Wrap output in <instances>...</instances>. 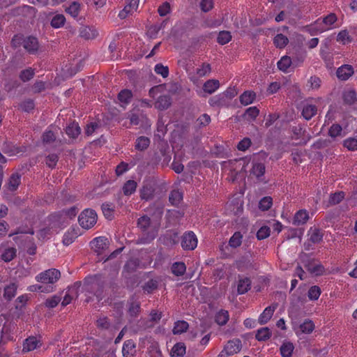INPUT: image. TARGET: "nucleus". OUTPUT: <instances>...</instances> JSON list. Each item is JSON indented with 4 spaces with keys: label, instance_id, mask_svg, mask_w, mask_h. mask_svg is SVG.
Masks as SVG:
<instances>
[{
    "label": "nucleus",
    "instance_id": "obj_1",
    "mask_svg": "<svg viewBox=\"0 0 357 357\" xmlns=\"http://www.w3.org/2000/svg\"><path fill=\"white\" fill-rule=\"evenodd\" d=\"M137 227L146 235L141 238L143 243H150L157 236V230L151 225V218L147 215H143L137 220Z\"/></svg>",
    "mask_w": 357,
    "mask_h": 357
},
{
    "label": "nucleus",
    "instance_id": "obj_2",
    "mask_svg": "<svg viewBox=\"0 0 357 357\" xmlns=\"http://www.w3.org/2000/svg\"><path fill=\"white\" fill-rule=\"evenodd\" d=\"M337 17L336 14L331 13L322 18L317 19L313 24L317 33H323L336 28Z\"/></svg>",
    "mask_w": 357,
    "mask_h": 357
},
{
    "label": "nucleus",
    "instance_id": "obj_3",
    "mask_svg": "<svg viewBox=\"0 0 357 357\" xmlns=\"http://www.w3.org/2000/svg\"><path fill=\"white\" fill-rule=\"evenodd\" d=\"M97 220L96 212L91 208L84 209L78 217L79 225L85 229L92 228L97 222Z\"/></svg>",
    "mask_w": 357,
    "mask_h": 357
},
{
    "label": "nucleus",
    "instance_id": "obj_4",
    "mask_svg": "<svg viewBox=\"0 0 357 357\" xmlns=\"http://www.w3.org/2000/svg\"><path fill=\"white\" fill-rule=\"evenodd\" d=\"M61 277V273L56 268H50L43 271L36 276V280L44 284H53L56 283Z\"/></svg>",
    "mask_w": 357,
    "mask_h": 357
},
{
    "label": "nucleus",
    "instance_id": "obj_5",
    "mask_svg": "<svg viewBox=\"0 0 357 357\" xmlns=\"http://www.w3.org/2000/svg\"><path fill=\"white\" fill-rule=\"evenodd\" d=\"M198 243L196 234L192 231H188L183 233L181 238V248L185 250H194Z\"/></svg>",
    "mask_w": 357,
    "mask_h": 357
},
{
    "label": "nucleus",
    "instance_id": "obj_6",
    "mask_svg": "<svg viewBox=\"0 0 357 357\" xmlns=\"http://www.w3.org/2000/svg\"><path fill=\"white\" fill-rule=\"evenodd\" d=\"M155 192V184L152 181L144 182L139 190V197L142 200L149 201L154 197Z\"/></svg>",
    "mask_w": 357,
    "mask_h": 357
},
{
    "label": "nucleus",
    "instance_id": "obj_7",
    "mask_svg": "<svg viewBox=\"0 0 357 357\" xmlns=\"http://www.w3.org/2000/svg\"><path fill=\"white\" fill-rule=\"evenodd\" d=\"M109 244L108 238L105 236L96 237L90 242L91 248L98 255H101L105 250L107 249Z\"/></svg>",
    "mask_w": 357,
    "mask_h": 357
},
{
    "label": "nucleus",
    "instance_id": "obj_8",
    "mask_svg": "<svg viewBox=\"0 0 357 357\" xmlns=\"http://www.w3.org/2000/svg\"><path fill=\"white\" fill-rule=\"evenodd\" d=\"M126 6L123 10H120L118 17L120 19H126L129 15L132 14L137 10L139 6V0H126Z\"/></svg>",
    "mask_w": 357,
    "mask_h": 357
},
{
    "label": "nucleus",
    "instance_id": "obj_9",
    "mask_svg": "<svg viewBox=\"0 0 357 357\" xmlns=\"http://www.w3.org/2000/svg\"><path fill=\"white\" fill-rule=\"evenodd\" d=\"M2 326L1 342L13 340L16 325L12 322H5Z\"/></svg>",
    "mask_w": 357,
    "mask_h": 357
},
{
    "label": "nucleus",
    "instance_id": "obj_10",
    "mask_svg": "<svg viewBox=\"0 0 357 357\" xmlns=\"http://www.w3.org/2000/svg\"><path fill=\"white\" fill-rule=\"evenodd\" d=\"M252 281L248 277L238 276L237 293L239 295L247 293L250 289Z\"/></svg>",
    "mask_w": 357,
    "mask_h": 357
},
{
    "label": "nucleus",
    "instance_id": "obj_11",
    "mask_svg": "<svg viewBox=\"0 0 357 357\" xmlns=\"http://www.w3.org/2000/svg\"><path fill=\"white\" fill-rule=\"evenodd\" d=\"M23 47L29 54H35L39 48L38 40L36 37L28 36L23 40Z\"/></svg>",
    "mask_w": 357,
    "mask_h": 357
},
{
    "label": "nucleus",
    "instance_id": "obj_12",
    "mask_svg": "<svg viewBox=\"0 0 357 357\" xmlns=\"http://www.w3.org/2000/svg\"><path fill=\"white\" fill-rule=\"evenodd\" d=\"M306 57L307 52L305 50L301 47L296 48L291 57L293 66L294 67L301 66L303 63Z\"/></svg>",
    "mask_w": 357,
    "mask_h": 357
},
{
    "label": "nucleus",
    "instance_id": "obj_13",
    "mask_svg": "<svg viewBox=\"0 0 357 357\" xmlns=\"http://www.w3.org/2000/svg\"><path fill=\"white\" fill-rule=\"evenodd\" d=\"M241 347V341L239 339H234L228 341L223 349L229 356H231L238 353Z\"/></svg>",
    "mask_w": 357,
    "mask_h": 357
},
{
    "label": "nucleus",
    "instance_id": "obj_14",
    "mask_svg": "<svg viewBox=\"0 0 357 357\" xmlns=\"http://www.w3.org/2000/svg\"><path fill=\"white\" fill-rule=\"evenodd\" d=\"M146 212L155 218L160 219L164 212V204L160 202H154L146 208Z\"/></svg>",
    "mask_w": 357,
    "mask_h": 357
},
{
    "label": "nucleus",
    "instance_id": "obj_15",
    "mask_svg": "<svg viewBox=\"0 0 357 357\" xmlns=\"http://www.w3.org/2000/svg\"><path fill=\"white\" fill-rule=\"evenodd\" d=\"M309 219V213L305 209L298 210L294 215L292 223L296 226L305 224Z\"/></svg>",
    "mask_w": 357,
    "mask_h": 357
},
{
    "label": "nucleus",
    "instance_id": "obj_16",
    "mask_svg": "<svg viewBox=\"0 0 357 357\" xmlns=\"http://www.w3.org/2000/svg\"><path fill=\"white\" fill-rule=\"evenodd\" d=\"M79 235V234L78 228H70L63 235V243L65 245H70L75 241Z\"/></svg>",
    "mask_w": 357,
    "mask_h": 357
},
{
    "label": "nucleus",
    "instance_id": "obj_17",
    "mask_svg": "<svg viewBox=\"0 0 357 357\" xmlns=\"http://www.w3.org/2000/svg\"><path fill=\"white\" fill-rule=\"evenodd\" d=\"M353 74L354 69L350 65H343L337 70V76L341 80H347Z\"/></svg>",
    "mask_w": 357,
    "mask_h": 357
},
{
    "label": "nucleus",
    "instance_id": "obj_18",
    "mask_svg": "<svg viewBox=\"0 0 357 357\" xmlns=\"http://www.w3.org/2000/svg\"><path fill=\"white\" fill-rule=\"evenodd\" d=\"M40 342L34 336L27 337L23 343V352H29L36 349L39 345Z\"/></svg>",
    "mask_w": 357,
    "mask_h": 357
},
{
    "label": "nucleus",
    "instance_id": "obj_19",
    "mask_svg": "<svg viewBox=\"0 0 357 357\" xmlns=\"http://www.w3.org/2000/svg\"><path fill=\"white\" fill-rule=\"evenodd\" d=\"M21 183V175L17 173H13L10 175L8 182L7 183V188L8 190L13 192L15 191Z\"/></svg>",
    "mask_w": 357,
    "mask_h": 357
},
{
    "label": "nucleus",
    "instance_id": "obj_20",
    "mask_svg": "<svg viewBox=\"0 0 357 357\" xmlns=\"http://www.w3.org/2000/svg\"><path fill=\"white\" fill-rule=\"evenodd\" d=\"M17 287V284L15 282L6 285L3 290V298L7 301H11L16 295Z\"/></svg>",
    "mask_w": 357,
    "mask_h": 357
},
{
    "label": "nucleus",
    "instance_id": "obj_21",
    "mask_svg": "<svg viewBox=\"0 0 357 357\" xmlns=\"http://www.w3.org/2000/svg\"><path fill=\"white\" fill-rule=\"evenodd\" d=\"M123 357H133L135 354V344L132 340H126L123 345Z\"/></svg>",
    "mask_w": 357,
    "mask_h": 357
},
{
    "label": "nucleus",
    "instance_id": "obj_22",
    "mask_svg": "<svg viewBox=\"0 0 357 357\" xmlns=\"http://www.w3.org/2000/svg\"><path fill=\"white\" fill-rule=\"evenodd\" d=\"M132 98V93L129 89H123L118 94V100L122 107L128 105Z\"/></svg>",
    "mask_w": 357,
    "mask_h": 357
},
{
    "label": "nucleus",
    "instance_id": "obj_23",
    "mask_svg": "<svg viewBox=\"0 0 357 357\" xmlns=\"http://www.w3.org/2000/svg\"><path fill=\"white\" fill-rule=\"evenodd\" d=\"M317 112L316 105L312 104H306L302 109V116L305 120H310Z\"/></svg>",
    "mask_w": 357,
    "mask_h": 357
},
{
    "label": "nucleus",
    "instance_id": "obj_24",
    "mask_svg": "<svg viewBox=\"0 0 357 357\" xmlns=\"http://www.w3.org/2000/svg\"><path fill=\"white\" fill-rule=\"evenodd\" d=\"M79 35L85 39H93L98 35V30L93 26H85L80 30Z\"/></svg>",
    "mask_w": 357,
    "mask_h": 357
},
{
    "label": "nucleus",
    "instance_id": "obj_25",
    "mask_svg": "<svg viewBox=\"0 0 357 357\" xmlns=\"http://www.w3.org/2000/svg\"><path fill=\"white\" fill-rule=\"evenodd\" d=\"M81 8V3L77 1H73L68 6L66 7L65 11L73 18H77L79 14Z\"/></svg>",
    "mask_w": 357,
    "mask_h": 357
},
{
    "label": "nucleus",
    "instance_id": "obj_26",
    "mask_svg": "<svg viewBox=\"0 0 357 357\" xmlns=\"http://www.w3.org/2000/svg\"><path fill=\"white\" fill-rule=\"evenodd\" d=\"M171 105V98L168 96H160L155 103L158 110H165Z\"/></svg>",
    "mask_w": 357,
    "mask_h": 357
},
{
    "label": "nucleus",
    "instance_id": "obj_27",
    "mask_svg": "<svg viewBox=\"0 0 357 357\" xmlns=\"http://www.w3.org/2000/svg\"><path fill=\"white\" fill-rule=\"evenodd\" d=\"M275 310V307L268 306L266 307L263 312L259 315V323L260 324H266L272 317Z\"/></svg>",
    "mask_w": 357,
    "mask_h": 357
},
{
    "label": "nucleus",
    "instance_id": "obj_28",
    "mask_svg": "<svg viewBox=\"0 0 357 357\" xmlns=\"http://www.w3.org/2000/svg\"><path fill=\"white\" fill-rule=\"evenodd\" d=\"M220 86L219 81L217 79H208L203 86L204 91L209 94L214 93Z\"/></svg>",
    "mask_w": 357,
    "mask_h": 357
},
{
    "label": "nucleus",
    "instance_id": "obj_29",
    "mask_svg": "<svg viewBox=\"0 0 357 357\" xmlns=\"http://www.w3.org/2000/svg\"><path fill=\"white\" fill-rule=\"evenodd\" d=\"M256 98L255 92L251 91H244L240 96V102L243 105H248L252 103Z\"/></svg>",
    "mask_w": 357,
    "mask_h": 357
},
{
    "label": "nucleus",
    "instance_id": "obj_30",
    "mask_svg": "<svg viewBox=\"0 0 357 357\" xmlns=\"http://www.w3.org/2000/svg\"><path fill=\"white\" fill-rule=\"evenodd\" d=\"M137 187V183L134 180L127 181L124 183V185L122 188V190H123L124 195H126V196L131 195L136 191Z\"/></svg>",
    "mask_w": 357,
    "mask_h": 357
},
{
    "label": "nucleus",
    "instance_id": "obj_31",
    "mask_svg": "<svg viewBox=\"0 0 357 357\" xmlns=\"http://www.w3.org/2000/svg\"><path fill=\"white\" fill-rule=\"evenodd\" d=\"M291 57L288 56H282L277 63L278 68L283 71V72H287L288 69L291 66V65H293Z\"/></svg>",
    "mask_w": 357,
    "mask_h": 357
},
{
    "label": "nucleus",
    "instance_id": "obj_32",
    "mask_svg": "<svg viewBox=\"0 0 357 357\" xmlns=\"http://www.w3.org/2000/svg\"><path fill=\"white\" fill-rule=\"evenodd\" d=\"M150 139L147 137L141 136L137 138L135 147L138 151H144L150 145Z\"/></svg>",
    "mask_w": 357,
    "mask_h": 357
},
{
    "label": "nucleus",
    "instance_id": "obj_33",
    "mask_svg": "<svg viewBox=\"0 0 357 357\" xmlns=\"http://www.w3.org/2000/svg\"><path fill=\"white\" fill-rule=\"evenodd\" d=\"M171 271L176 276H182L186 271V266L183 262H174L172 265Z\"/></svg>",
    "mask_w": 357,
    "mask_h": 357
},
{
    "label": "nucleus",
    "instance_id": "obj_34",
    "mask_svg": "<svg viewBox=\"0 0 357 357\" xmlns=\"http://www.w3.org/2000/svg\"><path fill=\"white\" fill-rule=\"evenodd\" d=\"M229 319V314L228 311L221 310L218 312L215 317V322L220 326L225 325Z\"/></svg>",
    "mask_w": 357,
    "mask_h": 357
},
{
    "label": "nucleus",
    "instance_id": "obj_35",
    "mask_svg": "<svg viewBox=\"0 0 357 357\" xmlns=\"http://www.w3.org/2000/svg\"><path fill=\"white\" fill-rule=\"evenodd\" d=\"M186 347L183 342L176 343L171 351L172 357H183L185 354Z\"/></svg>",
    "mask_w": 357,
    "mask_h": 357
},
{
    "label": "nucleus",
    "instance_id": "obj_36",
    "mask_svg": "<svg viewBox=\"0 0 357 357\" xmlns=\"http://www.w3.org/2000/svg\"><path fill=\"white\" fill-rule=\"evenodd\" d=\"M243 240V234L240 231H236L229 240V245L232 248L241 246Z\"/></svg>",
    "mask_w": 357,
    "mask_h": 357
},
{
    "label": "nucleus",
    "instance_id": "obj_37",
    "mask_svg": "<svg viewBox=\"0 0 357 357\" xmlns=\"http://www.w3.org/2000/svg\"><path fill=\"white\" fill-rule=\"evenodd\" d=\"M17 250L15 248H8L3 250L1 259L5 262L12 261L16 257Z\"/></svg>",
    "mask_w": 357,
    "mask_h": 357
},
{
    "label": "nucleus",
    "instance_id": "obj_38",
    "mask_svg": "<svg viewBox=\"0 0 357 357\" xmlns=\"http://www.w3.org/2000/svg\"><path fill=\"white\" fill-rule=\"evenodd\" d=\"M294 349V344L290 342H284L280 347V354L282 357H291Z\"/></svg>",
    "mask_w": 357,
    "mask_h": 357
},
{
    "label": "nucleus",
    "instance_id": "obj_39",
    "mask_svg": "<svg viewBox=\"0 0 357 357\" xmlns=\"http://www.w3.org/2000/svg\"><path fill=\"white\" fill-rule=\"evenodd\" d=\"M288 43V38L282 33L277 34L273 38V44L276 47L280 49L284 48Z\"/></svg>",
    "mask_w": 357,
    "mask_h": 357
},
{
    "label": "nucleus",
    "instance_id": "obj_40",
    "mask_svg": "<svg viewBox=\"0 0 357 357\" xmlns=\"http://www.w3.org/2000/svg\"><path fill=\"white\" fill-rule=\"evenodd\" d=\"M182 199L183 193L181 191L178 190H174L170 192L169 196V201L172 205H178Z\"/></svg>",
    "mask_w": 357,
    "mask_h": 357
},
{
    "label": "nucleus",
    "instance_id": "obj_41",
    "mask_svg": "<svg viewBox=\"0 0 357 357\" xmlns=\"http://www.w3.org/2000/svg\"><path fill=\"white\" fill-rule=\"evenodd\" d=\"M271 336V332L268 328L264 327L257 330L255 337L258 341H266Z\"/></svg>",
    "mask_w": 357,
    "mask_h": 357
},
{
    "label": "nucleus",
    "instance_id": "obj_42",
    "mask_svg": "<svg viewBox=\"0 0 357 357\" xmlns=\"http://www.w3.org/2000/svg\"><path fill=\"white\" fill-rule=\"evenodd\" d=\"M80 128L77 123H73L67 126L66 132L68 137L76 138L80 134Z\"/></svg>",
    "mask_w": 357,
    "mask_h": 357
},
{
    "label": "nucleus",
    "instance_id": "obj_43",
    "mask_svg": "<svg viewBox=\"0 0 357 357\" xmlns=\"http://www.w3.org/2000/svg\"><path fill=\"white\" fill-rule=\"evenodd\" d=\"M53 128L52 126H50L48 127V128L44 132L42 136V139L43 143L45 144H50L55 141L56 139V134L51 129Z\"/></svg>",
    "mask_w": 357,
    "mask_h": 357
},
{
    "label": "nucleus",
    "instance_id": "obj_44",
    "mask_svg": "<svg viewBox=\"0 0 357 357\" xmlns=\"http://www.w3.org/2000/svg\"><path fill=\"white\" fill-rule=\"evenodd\" d=\"M265 173V166L264 164L260 162L254 163L252 165V168L250 171V174L256 176L257 178H260Z\"/></svg>",
    "mask_w": 357,
    "mask_h": 357
},
{
    "label": "nucleus",
    "instance_id": "obj_45",
    "mask_svg": "<svg viewBox=\"0 0 357 357\" xmlns=\"http://www.w3.org/2000/svg\"><path fill=\"white\" fill-rule=\"evenodd\" d=\"M310 241L313 243H318L322 241L323 234L319 229L310 228L309 230Z\"/></svg>",
    "mask_w": 357,
    "mask_h": 357
},
{
    "label": "nucleus",
    "instance_id": "obj_46",
    "mask_svg": "<svg viewBox=\"0 0 357 357\" xmlns=\"http://www.w3.org/2000/svg\"><path fill=\"white\" fill-rule=\"evenodd\" d=\"M337 41L343 45L350 43L353 41L352 38L349 35L347 29L340 31L337 36Z\"/></svg>",
    "mask_w": 357,
    "mask_h": 357
},
{
    "label": "nucleus",
    "instance_id": "obj_47",
    "mask_svg": "<svg viewBox=\"0 0 357 357\" xmlns=\"http://www.w3.org/2000/svg\"><path fill=\"white\" fill-rule=\"evenodd\" d=\"M66 22V17L62 14L54 15L51 20V26L54 29L62 27Z\"/></svg>",
    "mask_w": 357,
    "mask_h": 357
},
{
    "label": "nucleus",
    "instance_id": "obj_48",
    "mask_svg": "<svg viewBox=\"0 0 357 357\" xmlns=\"http://www.w3.org/2000/svg\"><path fill=\"white\" fill-rule=\"evenodd\" d=\"M188 323L185 321H178L175 322L172 330L174 334H181L188 328Z\"/></svg>",
    "mask_w": 357,
    "mask_h": 357
},
{
    "label": "nucleus",
    "instance_id": "obj_49",
    "mask_svg": "<svg viewBox=\"0 0 357 357\" xmlns=\"http://www.w3.org/2000/svg\"><path fill=\"white\" fill-rule=\"evenodd\" d=\"M321 294V288L317 285L310 287L307 291V297L310 301H317Z\"/></svg>",
    "mask_w": 357,
    "mask_h": 357
},
{
    "label": "nucleus",
    "instance_id": "obj_50",
    "mask_svg": "<svg viewBox=\"0 0 357 357\" xmlns=\"http://www.w3.org/2000/svg\"><path fill=\"white\" fill-rule=\"evenodd\" d=\"M307 269L317 275H321L324 273V267L321 264H308Z\"/></svg>",
    "mask_w": 357,
    "mask_h": 357
},
{
    "label": "nucleus",
    "instance_id": "obj_51",
    "mask_svg": "<svg viewBox=\"0 0 357 357\" xmlns=\"http://www.w3.org/2000/svg\"><path fill=\"white\" fill-rule=\"evenodd\" d=\"M140 303L136 301L131 300L129 302L128 313L131 317H136L140 312Z\"/></svg>",
    "mask_w": 357,
    "mask_h": 357
},
{
    "label": "nucleus",
    "instance_id": "obj_52",
    "mask_svg": "<svg viewBox=\"0 0 357 357\" xmlns=\"http://www.w3.org/2000/svg\"><path fill=\"white\" fill-rule=\"evenodd\" d=\"M231 40V35L228 31H220L217 38V42L222 45L228 43Z\"/></svg>",
    "mask_w": 357,
    "mask_h": 357
},
{
    "label": "nucleus",
    "instance_id": "obj_53",
    "mask_svg": "<svg viewBox=\"0 0 357 357\" xmlns=\"http://www.w3.org/2000/svg\"><path fill=\"white\" fill-rule=\"evenodd\" d=\"M300 329L305 334L311 333L314 329V324L312 320L305 319L301 325Z\"/></svg>",
    "mask_w": 357,
    "mask_h": 357
},
{
    "label": "nucleus",
    "instance_id": "obj_54",
    "mask_svg": "<svg viewBox=\"0 0 357 357\" xmlns=\"http://www.w3.org/2000/svg\"><path fill=\"white\" fill-rule=\"evenodd\" d=\"M102 211L107 219L112 220L114 217V207L112 204L104 203L101 206Z\"/></svg>",
    "mask_w": 357,
    "mask_h": 357
},
{
    "label": "nucleus",
    "instance_id": "obj_55",
    "mask_svg": "<svg viewBox=\"0 0 357 357\" xmlns=\"http://www.w3.org/2000/svg\"><path fill=\"white\" fill-rule=\"evenodd\" d=\"M35 75L34 70L31 68H28L21 71L20 74V79L24 82H28Z\"/></svg>",
    "mask_w": 357,
    "mask_h": 357
},
{
    "label": "nucleus",
    "instance_id": "obj_56",
    "mask_svg": "<svg viewBox=\"0 0 357 357\" xmlns=\"http://www.w3.org/2000/svg\"><path fill=\"white\" fill-rule=\"evenodd\" d=\"M273 205L271 197H264L259 202V208L263 211H268Z\"/></svg>",
    "mask_w": 357,
    "mask_h": 357
},
{
    "label": "nucleus",
    "instance_id": "obj_57",
    "mask_svg": "<svg viewBox=\"0 0 357 357\" xmlns=\"http://www.w3.org/2000/svg\"><path fill=\"white\" fill-rule=\"evenodd\" d=\"M211 71V65L208 63H203L201 66L197 68L196 73L199 77H202L208 75Z\"/></svg>",
    "mask_w": 357,
    "mask_h": 357
},
{
    "label": "nucleus",
    "instance_id": "obj_58",
    "mask_svg": "<svg viewBox=\"0 0 357 357\" xmlns=\"http://www.w3.org/2000/svg\"><path fill=\"white\" fill-rule=\"evenodd\" d=\"M342 132V126L338 123H333L328 130V135L332 138H335L341 136Z\"/></svg>",
    "mask_w": 357,
    "mask_h": 357
},
{
    "label": "nucleus",
    "instance_id": "obj_59",
    "mask_svg": "<svg viewBox=\"0 0 357 357\" xmlns=\"http://www.w3.org/2000/svg\"><path fill=\"white\" fill-rule=\"evenodd\" d=\"M343 146L349 151H354L357 150V139L349 137L343 141Z\"/></svg>",
    "mask_w": 357,
    "mask_h": 357
},
{
    "label": "nucleus",
    "instance_id": "obj_60",
    "mask_svg": "<svg viewBox=\"0 0 357 357\" xmlns=\"http://www.w3.org/2000/svg\"><path fill=\"white\" fill-rule=\"evenodd\" d=\"M344 198V192L342 191L337 192L331 194L329 198V203L335 205L340 203Z\"/></svg>",
    "mask_w": 357,
    "mask_h": 357
},
{
    "label": "nucleus",
    "instance_id": "obj_61",
    "mask_svg": "<svg viewBox=\"0 0 357 357\" xmlns=\"http://www.w3.org/2000/svg\"><path fill=\"white\" fill-rule=\"evenodd\" d=\"M96 326L102 330H107L111 326V323L107 317H100L96 321Z\"/></svg>",
    "mask_w": 357,
    "mask_h": 357
},
{
    "label": "nucleus",
    "instance_id": "obj_62",
    "mask_svg": "<svg viewBox=\"0 0 357 357\" xmlns=\"http://www.w3.org/2000/svg\"><path fill=\"white\" fill-rule=\"evenodd\" d=\"M35 104L33 100L27 99L20 104V108L26 112H29L34 109Z\"/></svg>",
    "mask_w": 357,
    "mask_h": 357
},
{
    "label": "nucleus",
    "instance_id": "obj_63",
    "mask_svg": "<svg viewBox=\"0 0 357 357\" xmlns=\"http://www.w3.org/2000/svg\"><path fill=\"white\" fill-rule=\"evenodd\" d=\"M271 229L268 226H262L257 232L258 240H264L270 236Z\"/></svg>",
    "mask_w": 357,
    "mask_h": 357
},
{
    "label": "nucleus",
    "instance_id": "obj_64",
    "mask_svg": "<svg viewBox=\"0 0 357 357\" xmlns=\"http://www.w3.org/2000/svg\"><path fill=\"white\" fill-rule=\"evenodd\" d=\"M58 160L59 156L55 153H51L46 157L45 163L47 167L53 169L56 167Z\"/></svg>",
    "mask_w": 357,
    "mask_h": 357
}]
</instances>
